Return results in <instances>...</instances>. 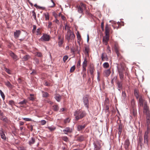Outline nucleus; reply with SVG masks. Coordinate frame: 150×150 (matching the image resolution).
Returning a JSON list of instances; mask_svg holds the SVG:
<instances>
[{
  "instance_id": "1",
  "label": "nucleus",
  "mask_w": 150,
  "mask_h": 150,
  "mask_svg": "<svg viewBox=\"0 0 150 150\" xmlns=\"http://www.w3.org/2000/svg\"><path fill=\"white\" fill-rule=\"evenodd\" d=\"M65 39L67 40L68 42H73L75 38V35L74 33L72 32L70 28L67 27V32L65 36Z\"/></svg>"
},
{
  "instance_id": "2",
  "label": "nucleus",
  "mask_w": 150,
  "mask_h": 150,
  "mask_svg": "<svg viewBox=\"0 0 150 150\" xmlns=\"http://www.w3.org/2000/svg\"><path fill=\"white\" fill-rule=\"evenodd\" d=\"M86 115V113L85 111L80 110H77L74 112V115L76 120L81 119L85 116Z\"/></svg>"
},
{
  "instance_id": "3",
  "label": "nucleus",
  "mask_w": 150,
  "mask_h": 150,
  "mask_svg": "<svg viewBox=\"0 0 150 150\" xmlns=\"http://www.w3.org/2000/svg\"><path fill=\"white\" fill-rule=\"evenodd\" d=\"M86 8V6L83 3H81L80 6H78L77 9L78 12L82 14H83V8Z\"/></svg>"
},
{
  "instance_id": "4",
  "label": "nucleus",
  "mask_w": 150,
  "mask_h": 150,
  "mask_svg": "<svg viewBox=\"0 0 150 150\" xmlns=\"http://www.w3.org/2000/svg\"><path fill=\"white\" fill-rule=\"evenodd\" d=\"M50 39V36L47 34H43L40 38V40L42 41H48Z\"/></svg>"
},
{
  "instance_id": "5",
  "label": "nucleus",
  "mask_w": 150,
  "mask_h": 150,
  "mask_svg": "<svg viewBox=\"0 0 150 150\" xmlns=\"http://www.w3.org/2000/svg\"><path fill=\"white\" fill-rule=\"evenodd\" d=\"M83 101L85 106L87 108H88L89 101L87 96H84L83 98Z\"/></svg>"
},
{
  "instance_id": "6",
  "label": "nucleus",
  "mask_w": 150,
  "mask_h": 150,
  "mask_svg": "<svg viewBox=\"0 0 150 150\" xmlns=\"http://www.w3.org/2000/svg\"><path fill=\"white\" fill-rule=\"evenodd\" d=\"M143 109V112L145 114H147L148 115H149V113H150V112L149 110V108L147 106V102H144V106Z\"/></svg>"
},
{
  "instance_id": "7",
  "label": "nucleus",
  "mask_w": 150,
  "mask_h": 150,
  "mask_svg": "<svg viewBox=\"0 0 150 150\" xmlns=\"http://www.w3.org/2000/svg\"><path fill=\"white\" fill-rule=\"evenodd\" d=\"M119 77L121 80H123L124 77L123 71L124 69H118Z\"/></svg>"
},
{
  "instance_id": "8",
  "label": "nucleus",
  "mask_w": 150,
  "mask_h": 150,
  "mask_svg": "<svg viewBox=\"0 0 150 150\" xmlns=\"http://www.w3.org/2000/svg\"><path fill=\"white\" fill-rule=\"evenodd\" d=\"M93 144L94 146V150H100L101 146L99 142H94Z\"/></svg>"
},
{
  "instance_id": "9",
  "label": "nucleus",
  "mask_w": 150,
  "mask_h": 150,
  "mask_svg": "<svg viewBox=\"0 0 150 150\" xmlns=\"http://www.w3.org/2000/svg\"><path fill=\"white\" fill-rule=\"evenodd\" d=\"M148 132H145L144 136V143L147 146L149 145L148 142Z\"/></svg>"
},
{
  "instance_id": "10",
  "label": "nucleus",
  "mask_w": 150,
  "mask_h": 150,
  "mask_svg": "<svg viewBox=\"0 0 150 150\" xmlns=\"http://www.w3.org/2000/svg\"><path fill=\"white\" fill-rule=\"evenodd\" d=\"M139 101L140 105L141 106H143L144 103V104L145 102H146L144 100V98L141 96L139 97Z\"/></svg>"
},
{
  "instance_id": "11",
  "label": "nucleus",
  "mask_w": 150,
  "mask_h": 150,
  "mask_svg": "<svg viewBox=\"0 0 150 150\" xmlns=\"http://www.w3.org/2000/svg\"><path fill=\"white\" fill-rule=\"evenodd\" d=\"M109 36L105 35L103 38V44L107 45L108 44V42L109 40Z\"/></svg>"
},
{
  "instance_id": "12",
  "label": "nucleus",
  "mask_w": 150,
  "mask_h": 150,
  "mask_svg": "<svg viewBox=\"0 0 150 150\" xmlns=\"http://www.w3.org/2000/svg\"><path fill=\"white\" fill-rule=\"evenodd\" d=\"M10 55L15 61L17 60L18 59V57L13 52H10Z\"/></svg>"
},
{
  "instance_id": "13",
  "label": "nucleus",
  "mask_w": 150,
  "mask_h": 150,
  "mask_svg": "<svg viewBox=\"0 0 150 150\" xmlns=\"http://www.w3.org/2000/svg\"><path fill=\"white\" fill-rule=\"evenodd\" d=\"M87 61L85 58L82 64L83 70V71H86V67L87 66Z\"/></svg>"
},
{
  "instance_id": "14",
  "label": "nucleus",
  "mask_w": 150,
  "mask_h": 150,
  "mask_svg": "<svg viewBox=\"0 0 150 150\" xmlns=\"http://www.w3.org/2000/svg\"><path fill=\"white\" fill-rule=\"evenodd\" d=\"M77 38V42L79 44H80V41H81V36L79 33V31L77 32L76 33Z\"/></svg>"
},
{
  "instance_id": "15",
  "label": "nucleus",
  "mask_w": 150,
  "mask_h": 150,
  "mask_svg": "<svg viewBox=\"0 0 150 150\" xmlns=\"http://www.w3.org/2000/svg\"><path fill=\"white\" fill-rule=\"evenodd\" d=\"M110 29L108 24H106L105 27V34L106 36H109Z\"/></svg>"
},
{
  "instance_id": "16",
  "label": "nucleus",
  "mask_w": 150,
  "mask_h": 150,
  "mask_svg": "<svg viewBox=\"0 0 150 150\" xmlns=\"http://www.w3.org/2000/svg\"><path fill=\"white\" fill-rule=\"evenodd\" d=\"M21 32L19 30H17L14 33V37L16 38H18L21 34Z\"/></svg>"
},
{
  "instance_id": "17",
  "label": "nucleus",
  "mask_w": 150,
  "mask_h": 150,
  "mask_svg": "<svg viewBox=\"0 0 150 150\" xmlns=\"http://www.w3.org/2000/svg\"><path fill=\"white\" fill-rule=\"evenodd\" d=\"M101 58L102 60L103 61H104L105 60L108 61V58L107 57V55L104 53H102V54Z\"/></svg>"
},
{
  "instance_id": "18",
  "label": "nucleus",
  "mask_w": 150,
  "mask_h": 150,
  "mask_svg": "<svg viewBox=\"0 0 150 150\" xmlns=\"http://www.w3.org/2000/svg\"><path fill=\"white\" fill-rule=\"evenodd\" d=\"M5 85L9 88L11 89L13 88V85L8 81H7L4 82Z\"/></svg>"
},
{
  "instance_id": "19",
  "label": "nucleus",
  "mask_w": 150,
  "mask_h": 150,
  "mask_svg": "<svg viewBox=\"0 0 150 150\" xmlns=\"http://www.w3.org/2000/svg\"><path fill=\"white\" fill-rule=\"evenodd\" d=\"M110 73L111 71L110 69L105 70L104 71V75L105 76L108 77L110 75Z\"/></svg>"
},
{
  "instance_id": "20",
  "label": "nucleus",
  "mask_w": 150,
  "mask_h": 150,
  "mask_svg": "<svg viewBox=\"0 0 150 150\" xmlns=\"http://www.w3.org/2000/svg\"><path fill=\"white\" fill-rule=\"evenodd\" d=\"M129 142L128 139H126L124 143L125 147V149H127L129 146Z\"/></svg>"
},
{
  "instance_id": "21",
  "label": "nucleus",
  "mask_w": 150,
  "mask_h": 150,
  "mask_svg": "<svg viewBox=\"0 0 150 150\" xmlns=\"http://www.w3.org/2000/svg\"><path fill=\"white\" fill-rule=\"evenodd\" d=\"M117 84L118 90H120L122 88V84L121 82L119 81L117 83Z\"/></svg>"
},
{
  "instance_id": "22",
  "label": "nucleus",
  "mask_w": 150,
  "mask_h": 150,
  "mask_svg": "<svg viewBox=\"0 0 150 150\" xmlns=\"http://www.w3.org/2000/svg\"><path fill=\"white\" fill-rule=\"evenodd\" d=\"M85 125H79L77 126V130L78 131L82 130L85 127Z\"/></svg>"
},
{
  "instance_id": "23",
  "label": "nucleus",
  "mask_w": 150,
  "mask_h": 150,
  "mask_svg": "<svg viewBox=\"0 0 150 150\" xmlns=\"http://www.w3.org/2000/svg\"><path fill=\"white\" fill-rule=\"evenodd\" d=\"M64 40V37H63L61 40H59L58 42V45L59 47H61L62 46Z\"/></svg>"
},
{
  "instance_id": "24",
  "label": "nucleus",
  "mask_w": 150,
  "mask_h": 150,
  "mask_svg": "<svg viewBox=\"0 0 150 150\" xmlns=\"http://www.w3.org/2000/svg\"><path fill=\"white\" fill-rule=\"evenodd\" d=\"M0 135L1 138L4 140L6 139V137L4 132H0Z\"/></svg>"
},
{
  "instance_id": "25",
  "label": "nucleus",
  "mask_w": 150,
  "mask_h": 150,
  "mask_svg": "<svg viewBox=\"0 0 150 150\" xmlns=\"http://www.w3.org/2000/svg\"><path fill=\"white\" fill-rule=\"evenodd\" d=\"M84 138L83 136L81 135L80 136L78 137L77 138V140L78 141L81 142L84 140Z\"/></svg>"
},
{
  "instance_id": "26",
  "label": "nucleus",
  "mask_w": 150,
  "mask_h": 150,
  "mask_svg": "<svg viewBox=\"0 0 150 150\" xmlns=\"http://www.w3.org/2000/svg\"><path fill=\"white\" fill-rule=\"evenodd\" d=\"M61 96L59 95H57L55 97V99L58 102H59L61 99Z\"/></svg>"
},
{
  "instance_id": "27",
  "label": "nucleus",
  "mask_w": 150,
  "mask_h": 150,
  "mask_svg": "<svg viewBox=\"0 0 150 150\" xmlns=\"http://www.w3.org/2000/svg\"><path fill=\"white\" fill-rule=\"evenodd\" d=\"M35 142V139L33 138H31V139L29 141V143L30 145H31L33 144Z\"/></svg>"
},
{
  "instance_id": "28",
  "label": "nucleus",
  "mask_w": 150,
  "mask_h": 150,
  "mask_svg": "<svg viewBox=\"0 0 150 150\" xmlns=\"http://www.w3.org/2000/svg\"><path fill=\"white\" fill-rule=\"evenodd\" d=\"M42 96L44 97H47L48 96L49 94L47 92H44L42 91Z\"/></svg>"
},
{
  "instance_id": "29",
  "label": "nucleus",
  "mask_w": 150,
  "mask_h": 150,
  "mask_svg": "<svg viewBox=\"0 0 150 150\" xmlns=\"http://www.w3.org/2000/svg\"><path fill=\"white\" fill-rule=\"evenodd\" d=\"M52 109L55 111H57L59 109V107L58 105H54L52 107Z\"/></svg>"
},
{
  "instance_id": "30",
  "label": "nucleus",
  "mask_w": 150,
  "mask_h": 150,
  "mask_svg": "<svg viewBox=\"0 0 150 150\" xmlns=\"http://www.w3.org/2000/svg\"><path fill=\"white\" fill-rule=\"evenodd\" d=\"M103 67L104 68H107L109 67V64L108 62H105L103 64Z\"/></svg>"
},
{
  "instance_id": "31",
  "label": "nucleus",
  "mask_w": 150,
  "mask_h": 150,
  "mask_svg": "<svg viewBox=\"0 0 150 150\" xmlns=\"http://www.w3.org/2000/svg\"><path fill=\"white\" fill-rule=\"evenodd\" d=\"M89 48L88 46H86L85 47V52L87 54H88L89 51Z\"/></svg>"
},
{
  "instance_id": "32",
  "label": "nucleus",
  "mask_w": 150,
  "mask_h": 150,
  "mask_svg": "<svg viewBox=\"0 0 150 150\" xmlns=\"http://www.w3.org/2000/svg\"><path fill=\"white\" fill-rule=\"evenodd\" d=\"M134 94L135 96L136 97V98H139V95H138V91L137 90L135 89L134 90Z\"/></svg>"
},
{
  "instance_id": "33",
  "label": "nucleus",
  "mask_w": 150,
  "mask_h": 150,
  "mask_svg": "<svg viewBox=\"0 0 150 150\" xmlns=\"http://www.w3.org/2000/svg\"><path fill=\"white\" fill-rule=\"evenodd\" d=\"M30 56L28 55H26L23 57V59L24 61H26L29 58Z\"/></svg>"
},
{
  "instance_id": "34",
  "label": "nucleus",
  "mask_w": 150,
  "mask_h": 150,
  "mask_svg": "<svg viewBox=\"0 0 150 150\" xmlns=\"http://www.w3.org/2000/svg\"><path fill=\"white\" fill-rule=\"evenodd\" d=\"M48 129L50 131L54 130L55 129V127L54 126H53L48 127Z\"/></svg>"
},
{
  "instance_id": "35",
  "label": "nucleus",
  "mask_w": 150,
  "mask_h": 150,
  "mask_svg": "<svg viewBox=\"0 0 150 150\" xmlns=\"http://www.w3.org/2000/svg\"><path fill=\"white\" fill-rule=\"evenodd\" d=\"M0 95L3 98V99L4 100L5 98V95H4V93L2 92L1 90H0Z\"/></svg>"
},
{
  "instance_id": "36",
  "label": "nucleus",
  "mask_w": 150,
  "mask_h": 150,
  "mask_svg": "<svg viewBox=\"0 0 150 150\" xmlns=\"http://www.w3.org/2000/svg\"><path fill=\"white\" fill-rule=\"evenodd\" d=\"M23 119L24 120L27 121H33V120H32L31 118H23Z\"/></svg>"
},
{
  "instance_id": "37",
  "label": "nucleus",
  "mask_w": 150,
  "mask_h": 150,
  "mask_svg": "<svg viewBox=\"0 0 150 150\" xmlns=\"http://www.w3.org/2000/svg\"><path fill=\"white\" fill-rule=\"evenodd\" d=\"M32 16L33 17L34 19L36 20V14L35 12L34 11H33L32 12Z\"/></svg>"
},
{
  "instance_id": "38",
  "label": "nucleus",
  "mask_w": 150,
  "mask_h": 150,
  "mask_svg": "<svg viewBox=\"0 0 150 150\" xmlns=\"http://www.w3.org/2000/svg\"><path fill=\"white\" fill-rule=\"evenodd\" d=\"M75 68V65H74L72 67H71L70 70V72H73Z\"/></svg>"
},
{
  "instance_id": "39",
  "label": "nucleus",
  "mask_w": 150,
  "mask_h": 150,
  "mask_svg": "<svg viewBox=\"0 0 150 150\" xmlns=\"http://www.w3.org/2000/svg\"><path fill=\"white\" fill-rule=\"evenodd\" d=\"M34 96V95L33 94H30V97H29V99L30 100H34V97H33V96Z\"/></svg>"
},
{
  "instance_id": "40",
  "label": "nucleus",
  "mask_w": 150,
  "mask_h": 150,
  "mask_svg": "<svg viewBox=\"0 0 150 150\" xmlns=\"http://www.w3.org/2000/svg\"><path fill=\"white\" fill-rule=\"evenodd\" d=\"M40 28H38L37 30V31L36 32V34L37 35H40L41 34V32L40 31Z\"/></svg>"
},
{
  "instance_id": "41",
  "label": "nucleus",
  "mask_w": 150,
  "mask_h": 150,
  "mask_svg": "<svg viewBox=\"0 0 150 150\" xmlns=\"http://www.w3.org/2000/svg\"><path fill=\"white\" fill-rule=\"evenodd\" d=\"M68 56L67 55H65V56H64L63 57V61H64V62H65V61H66V60H67V59H68Z\"/></svg>"
},
{
  "instance_id": "42",
  "label": "nucleus",
  "mask_w": 150,
  "mask_h": 150,
  "mask_svg": "<svg viewBox=\"0 0 150 150\" xmlns=\"http://www.w3.org/2000/svg\"><path fill=\"white\" fill-rule=\"evenodd\" d=\"M45 20H48L49 19V15L48 13L45 14Z\"/></svg>"
},
{
  "instance_id": "43",
  "label": "nucleus",
  "mask_w": 150,
  "mask_h": 150,
  "mask_svg": "<svg viewBox=\"0 0 150 150\" xmlns=\"http://www.w3.org/2000/svg\"><path fill=\"white\" fill-rule=\"evenodd\" d=\"M147 129L148 130H150L149 129H148L149 127H150V120H147Z\"/></svg>"
},
{
  "instance_id": "44",
  "label": "nucleus",
  "mask_w": 150,
  "mask_h": 150,
  "mask_svg": "<svg viewBox=\"0 0 150 150\" xmlns=\"http://www.w3.org/2000/svg\"><path fill=\"white\" fill-rule=\"evenodd\" d=\"M70 121V119L69 118H67L64 120V122L65 123H69Z\"/></svg>"
},
{
  "instance_id": "45",
  "label": "nucleus",
  "mask_w": 150,
  "mask_h": 150,
  "mask_svg": "<svg viewBox=\"0 0 150 150\" xmlns=\"http://www.w3.org/2000/svg\"><path fill=\"white\" fill-rule=\"evenodd\" d=\"M90 73L91 74H93L94 72V68L93 67H91L90 69Z\"/></svg>"
},
{
  "instance_id": "46",
  "label": "nucleus",
  "mask_w": 150,
  "mask_h": 150,
  "mask_svg": "<svg viewBox=\"0 0 150 150\" xmlns=\"http://www.w3.org/2000/svg\"><path fill=\"white\" fill-rule=\"evenodd\" d=\"M26 103V102L25 100H23L21 101V102H20L19 103V104H21V105H23L24 104H25Z\"/></svg>"
},
{
  "instance_id": "47",
  "label": "nucleus",
  "mask_w": 150,
  "mask_h": 150,
  "mask_svg": "<svg viewBox=\"0 0 150 150\" xmlns=\"http://www.w3.org/2000/svg\"><path fill=\"white\" fill-rule=\"evenodd\" d=\"M40 123L42 125H44L46 123V121L45 120H42L41 121Z\"/></svg>"
},
{
  "instance_id": "48",
  "label": "nucleus",
  "mask_w": 150,
  "mask_h": 150,
  "mask_svg": "<svg viewBox=\"0 0 150 150\" xmlns=\"http://www.w3.org/2000/svg\"><path fill=\"white\" fill-rule=\"evenodd\" d=\"M149 115H148L147 114H146V115H147V120H150V113H149Z\"/></svg>"
},
{
  "instance_id": "49",
  "label": "nucleus",
  "mask_w": 150,
  "mask_h": 150,
  "mask_svg": "<svg viewBox=\"0 0 150 150\" xmlns=\"http://www.w3.org/2000/svg\"><path fill=\"white\" fill-rule=\"evenodd\" d=\"M122 126L121 124L119 125V131H121L122 130Z\"/></svg>"
},
{
  "instance_id": "50",
  "label": "nucleus",
  "mask_w": 150,
  "mask_h": 150,
  "mask_svg": "<svg viewBox=\"0 0 150 150\" xmlns=\"http://www.w3.org/2000/svg\"><path fill=\"white\" fill-rule=\"evenodd\" d=\"M34 60L36 64H38L39 63V60L38 59L35 58Z\"/></svg>"
},
{
  "instance_id": "51",
  "label": "nucleus",
  "mask_w": 150,
  "mask_h": 150,
  "mask_svg": "<svg viewBox=\"0 0 150 150\" xmlns=\"http://www.w3.org/2000/svg\"><path fill=\"white\" fill-rule=\"evenodd\" d=\"M45 7H43L40 6H38L37 8H38L40 9L44 10L45 9Z\"/></svg>"
},
{
  "instance_id": "52",
  "label": "nucleus",
  "mask_w": 150,
  "mask_h": 150,
  "mask_svg": "<svg viewBox=\"0 0 150 150\" xmlns=\"http://www.w3.org/2000/svg\"><path fill=\"white\" fill-rule=\"evenodd\" d=\"M142 137H141L140 136L139 137V143L140 144L141 146V143L142 142Z\"/></svg>"
},
{
  "instance_id": "53",
  "label": "nucleus",
  "mask_w": 150,
  "mask_h": 150,
  "mask_svg": "<svg viewBox=\"0 0 150 150\" xmlns=\"http://www.w3.org/2000/svg\"><path fill=\"white\" fill-rule=\"evenodd\" d=\"M101 27L102 28V30H104V23L102 22L101 23Z\"/></svg>"
},
{
  "instance_id": "54",
  "label": "nucleus",
  "mask_w": 150,
  "mask_h": 150,
  "mask_svg": "<svg viewBox=\"0 0 150 150\" xmlns=\"http://www.w3.org/2000/svg\"><path fill=\"white\" fill-rule=\"evenodd\" d=\"M107 51L108 53H110L111 52L110 47L108 46L107 47Z\"/></svg>"
},
{
  "instance_id": "55",
  "label": "nucleus",
  "mask_w": 150,
  "mask_h": 150,
  "mask_svg": "<svg viewBox=\"0 0 150 150\" xmlns=\"http://www.w3.org/2000/svg\"><path fill=\"white\" fill-rule=\"evenodd\" d=\"M52 2V5L51 6H50V7H54L55 6V3L53 1V0H50Z\"/></svg>"
},
{
  "instance_id": "56",
  "label": "nucleus",
  "mask_w": 150,
  "mask_h": 150,
  "mask_svg": "<svg viewBox=\"0 0 150 150\" xmlns=\"http://www.w3.org/2000/svg\"><path fill=\"white\" fill-rule=\"evenodd\" d=\"M81 66V60H79L77 63V66L78 67H80Z\"/></svg>"
},
{
  "instance_id": "57",
  "label": "nucleus",
  "mask_w": 150,
  "mask_h": 150,
  "mask_svg": "<svg viewBox=\"0 0 150 150\" xmlns=\"http://www.w3.org/2000/svg\"><path fill=\"white\" fill-rule=\"evenodd\" d=\"M37 56L39 57H40L42 56V54L40 52H38L37 54Z\"/></svg>"
},
{
  "instance_id": "58",
  "label": "nucleus",
  "mask_w": 150,
  "mask_h": 150,
  "mask_svg": "<svg viewBox=\"0 0 150 150\" xmlns=\"http://www.w3.org/2000/svg\"><path fill=\"white\" fill-rule=\"evenodd\" d=\"M52 25V23L51 22H48V28H51V26Z\"/></svg>"
},
{
  "instance_id": "59",
  "label": "nucleus",
  "mask_w": 150,
  "mask_h": 150,
  "mask_svg": "<svg viewBox=\"0 0 150 150\" xmlns=\"http://www.w3.org/2000/svg\"><path fill=\"white\" fill-rule=\"evenodd\" d=\"M63 131H70V129L69 127H67Z\"/></svg>"
},
{
  "instance_id": "60",
  "label": "nucleus",
  "mask_w": 150,
  "mask_h": 150,
  "mask_svg": "<svg viewBox=\"0 0 150 150\" xmlns=\"http://www.w3.org/2000/svg\"><path fill=\"white\" fill-rule=\"evenodd\" d=\"M63 139L66 142H67L68 140V138L66 137H63Z\"/></svg>"
},
{
  "instance_id": "61",
  "label": "nucleus",
  "mask_w": 150,
  "mask_h": 150,
  "mask_svg": "<svg viewBox=\"0 0 150 150\" xmlns=\"http://www.w3.org/2000/svg\"><path fill=\"white\" fill-rule=\"evenodd\" d=\"M13 103V101L12 100H9V105H12Z\"/></svg>"
},
{
  "instance_id": "62",
  "label": "nucleus",
  "mask_w": 150,
  "mask_h": 150,
  "mask_svg": "<svg viewBox=\"0 0 150 150\" xmlns=\"http://www.w3.org/2000/svg\"><path fill=\"white\" fill-rule=\"evenodd\" d=\"M5 71L8 74H10V70L7 68L5 69Z\"/></svg>"
},
{
  "instance_id": "63",
  "label": "nucleus",
  "mask_w": 150,
  "mask_h": 150,
  "mask_svg": "<svg viewBox=\"0 0 150 150\" xmlns=\"http://www.w3.org/2000/svg\"><path fill=\"white\" fill-rule=\"evenodd\" d=\"M1 120L4 121H6L7 120L6 117L3 118V117L1 118Z\"/></svg>"
},
{
  "instance_id": "64",
  "label": "nucleus",
  "mask_w": 150,
  "mask_h": 150,
  "mask_svg": "<svg viewBox=\"0 0 150 150\" xmlns=\"http://www.w3.org/2000/svg\"><path fill=\"white\" fill-rule=\"evenodd\" d=\"M61 16L62 19V20H63L64 21L65 19V17L64 16H63L62 15H61Z\"/></svg>"
}]
</instances>
